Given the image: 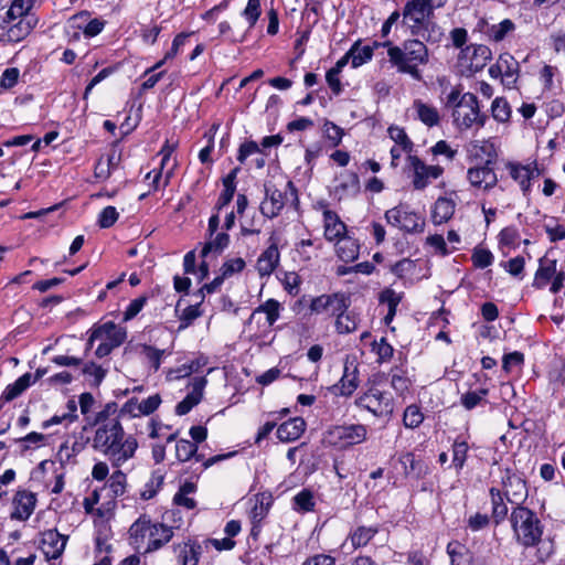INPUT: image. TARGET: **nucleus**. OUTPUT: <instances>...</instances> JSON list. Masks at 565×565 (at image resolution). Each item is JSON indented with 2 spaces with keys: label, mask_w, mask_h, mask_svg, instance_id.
<instances>
[{
  "label": "nucleus",
  "mask_w": 565,
  "mask_h": 565,
  "mask_svg": "<svg viewBox=\"0 0 565 565\" xmlns=\"http://www.w3.org/2000/svg\"><path fill=\"white\" fill-rule=\"evenodd\" d=\"M510 522L516 541L523 546H534L542 536L541 521L532 510L525 507L514 508Z\"/></svg>",
  "instance_id": "nucleus-4"
},
{
  "label": "nucleus",
  "mask_w": 565,
  "mask_h": 565,
  "mask_svg": "<svg viewBox=\"0 0 565 565\" xmlns=\"http://www.w3.org/2000/svg\"><path fill=\"white\" fill-rule=\"evenodd\" d=\"M119 217V213L114 206H106L98 216V225L102 228H108L113 226Z\"/></svg>",
  "instance_id": "nucleus-60"
},
{
  "label": "nucleus",
  "mask_w": 565,
  "mask_h": 565,
  "mask_svg": "<svg viewBox=\"0 0 565 565\" xmlns=\"http://www.w3.org/2000/svg\"><path fill=\"white\" fill-rule=\"evenodd\" d=\"M473 265L478 268H486L493 262V255L490 250L484 248H477L472 254Z\"/></svg>",
  "instance_id": "nucleus-61"
},
{
  "label": "nucleus",
  "mask_w": 565,
  "mask_h": 565,
  "mask_svg": "<svg viewBox=\"0 0 565 565\" xmlns=\"http://www.w3.org/2000/svg\"><path fill=\"white\" fill-rule=\"evenodd\" d=\"M281 305L276 299H268L258 306L253 315L264 313L268 326H273L280 317Z\"/></svg>",
  "instance_id": "nucleus-41"
},
{
  "label": "nucleus",
  "mask_w": 565,
  "mask_h": 565,
  "mask_svg": "<svg viewBox=\"0 0 565 565\" xmlns=\"http://www.w3.org/2000/svg\"><path fill=\"white\" fill-rule=\"evenodd\" d=\"M380 302L386 303L388 308H397L402 300V295L394 289L386 288L380 294Z\"/></svg>",
  "instance_id": "nucleus-63"
},
{
  "label": "nucleus",
  "mask_w": 565,
  "mask_h": 565,
  "mask_svg": "<svg viewBox=\"0 0 565 565\" xmlns=\"http://www.w3.org/2000/svg\"><path fill=\"white\" fill-rule=\"evenodd\" d=\"M36 498L32 492L19 491L14 497V510L11 513L12 519L24 521L33 513Z\"/></svg>",
  "instance_id": "nucleus-25"
},
{
  "label": "nucleus",
  "mask_w": 565,
  "mask_h": 565,
  "mask_svg": "<svg viewBox=\"0 0 565 565\" xmlns=\"http://www.w3.org/2000/svg\"><path fill=\"white\" fill-rule=\"evenodd\" d=\"M33 7V0H13L7 11L4 22L10 23L17 19H26L29 11Z\"/></svg>",
  "instance_id": "nucleus-38"
},
{
  "label": "nucleus",
  "mask_w": 565,
  "mask_h": 565,
  "mask_svg": "<svg viewBox=\"0 0 565 565\" xmlns=\"http://www.w3.org/2000/svg\"><path fill=\"white\" fill-rule=\"evenodd\" d=\"M295 504L298 507L301 511H312L315 508V501L312 493L308 490L300 491L295 498H294Z\"/></svg>",
  "instance_id": "nucleus-62"
},
{
  "label": "nucleus",
  "mask_w": 565,
  "mask_h": 565,
  "mask_svg": "<svg viewBox=\"0 0 565 565\" xmlns=\"http://www.w3.org/2000/svg\"><path fill=\"white\" fill-rule=\"evenodd\" d=\"M32 383V375L25 373L20 376L13 384L8 385L2 393L1 398L9 402L21 395Z\"/></svg>",
  "instance_id": "nucleus-36"
},
{
  "label": "nucleus",
  "mask_w": 565,
  "mask_h": 565,
  "mask_svg": "<svg viewBox=\"0 0 565 565\" xmlns=\"http://www.w3.org/2000/svg\"><path fill=\"white\" fill-rule=\"evenodd\" d=\"M458 198L456 191L447 193L445 196H439L431 206L430 218L435 225L447 223L455 214L457 206L456 199Z\"/></svg>",
  "instance_id": "nucleus-15"
},
{
  "label": "nucleus",
  "mask_w": 565,
  "mask_h": 565,
  "mask_svg": "<svg viewBox=\"0 0 565 565\" xmlns=\"http://www.w3.org/2000/svg\"><path fill=\"white\" fill-rule=\"evenodd\" d=\"M504 494L511 503L520 504L527 497V487L521 475L507 468L502 476Z\"/></svg>",
  "instance_id": "nucleus-14"
},
{
  "label": "nucleus",
  "mask_w": 565,
  "mask_h": 565,
  "mask_svg": "<svg viewBox=\"0 0 565 565\" xmlns=\"http://www.w3.org/2000/svg\"><path fill=\"white\" fill-rule=\"evenodd\" d=\"M405 170L412 173L415 190H424L430 179H438L444 172L440 166H427L417 156H407Z\"/></svg>",
  "instance_id": "nucleus-12"
},
{
  "label": "nucleus",
  "mask_w": 565,
  "mask_h": 565,
  "mask_svg": "<svg viewBox=\"0 0 565 565\" xmlns=\"http://www.w3.org/2000/svg\"><path fill=\"white\" fill-rule=\"evenodd\" d=\"M66 546V537L56 531H47L43 534L41 550L46 561L58 558Z\"/></svg>",
  "instance_id": "nucleus-21"
},
{
  "label": "nucleus",
  "mask_w": 565,
  "mask_h": 565,
  "mask_svg": "<svg viewBox=\"0 0 565 565\" xmlns=\"http://www.w3.org/2000/svg\"><path fill=\"white\" fill-rule=\"evenodd\" d=\"M376 533V527L359 526L351 533L349 541L351 542V545L354 548H358L361 546H365L374 537Z\"/></svg>",
  "instance_id": "nucleus-42"
},
{
  "label": "nucleus",
  "mask_w": 565,
  "mask_h": 565,
  "mask_svg": "<svg viewBox=\"0 0 565 565\" xmlns=\"http://www.w3.org/2000/svg\"><path fill=\"white\" fill-rule=\"evenodd\" d=\"M498 62L502 71V84L508 88H513L519 78V62L510 53L500 54Z\"/></svg>",
  "instance_id": "nucleus-26"
},
{
  "label": "nucleus",
  "mask_w": 565,
  "mask_h": 565,
  "mask_svg": "<svg viewBox=\"0 0 565 565\" xmlns=\"http://www.w3.org/2000/svg\"><path fill=\"white\" fill-rule=\"evenodd\" d=\"M386 222L406 233H422L425 220L405 205L394 206L385 212Z\"/></svg>",
  "instance_id": "nucleus-10"
},
{
  "label": "nucleus",
  "mask_w": 565,
  "mask_h": 565,
  "mask_svg": "<svg viewBox=\"0 0 565 565\" xmlns=\"http://www.w3.org/2000/svg\"><path fill=\"white\" fill-rule=\"evenodd\" d=\"M196 490V487L192 482H185L182 484L179 489V491L173 497V502L177 505L184 507L188 510H192L195 508L196 502L193 498L190 497V494L194 493Z\"/></svg>",
  "instance_id": "nucleus-39"
},
{
  "label": "nucleus",
  "mask_w": 565,
  "mask_h": 565,
  "mask_svg": "<svg viewBox=\"0 0 565 565\" xmlns=\"http://www.w3.org/2000/svg\"><path fill=\"white\" fill-rule=\"evenodd\" d=\"M204 543L203 544H196V543H183L179 544L175 547V553L178 556V561L182 563V565H196L200 561V554L203 552Z\"/></svg>",
  "instance_id": "nucleus-31"
},
{
  "label": "nucleus",
  "mask_w": 565,
  "mask_h": 565,
  "mask_svg": "<svg viewBox=\"0 0 565 565\" xmlns=\"http://www.w3.org/2000/svg\"><path fill=\"white\" fill-rule=\"evenodd\" d=\"M253 501L254 505L249 512V519L252 521L250 534L256 537L260 532V522L267 516L271 507L273 497L269 493H257Z\"/></svg>",
  "instance_id": "nucleus-17"
},
{
  "label": "nucleus",
  "mask_w": 565,
  "mask_h": 565,
  "mask_svg": "<svg viewBox=\"0 0 565 565\" xmlns=\"http://www.w3.org/2000/svg\"><path fill=\"white\" fill-rule=\"evenodd\" d=\"M334 327L339 334H349L354 332L360 323V316L354 310L347 309L338 312L335 316Z\"/></svg>",
  "instance_id": "nucleus-30"
},
{
  "label": "nucleus",
  "mask_w": 565,
  "mask_h": 565,
  "mask_svg": "<svg viewBox=\"0 0 565 565\" xmlns=\"http://www.w3.org/2000/svg\"><path fill=\"white\" fill-rule=\"evenodd\" d=\"M387 49L388 62L401 74H407L415 81H422L420 66L429 61L427 46L419 40H405L402 45H393L391 41L383 42Z\"/></svg>",
  "instance_id": "nucleus-2"
},
{
  "label": "nucleus",
  "mask_w": 565,
  "mask_h": 565,
  "mask_svg": "<svg viewBox=\"0 0 565 565\" xmlns=\"http://www.w3.org/2000/svg\"><path fill=\"white\" fill-rule=\"evenodd\" d=\"M488 395L487 388H480L478 391H469L461 395L460 403L467 409L471 411L478 405H481L486 402V396Z\"/></svg>",
  "instance_id": "nucleus-44"
},
{
  "label": "nucleus",
  "mask_w": 565,
  "mask_h": 565,
  "mask_svg": "<svg viewBox=\"0 0 565 565\" xmlns=\"http://www.w3.org/2000/svg\"><path fill=\"white\" fill-rule=\"evenodd\" d=\"M359 190V178L353 172H343L334 185V194L342 199L343 196L355 193Z\"/></svg>",
  "instance_id": "nucleus-35"
},
{
  "label": "nucleus",
  "mask_w": 565,
  "mask_h": 565,
  "mask_svg": "<svg viewBox=\"0 0 565 565\" xmlns=\"http://www.w3.org/2000/svg\"><path fill=\"white\" fill-rule=\"evenodd\" d=\"M492 58L491 50L483 44H471L461 50L458 64L462 74L469 76L481 71Z\"/></svg>",
  "instance_id": "nucleus-9"
},
{
  "label": "nucleus",
  "mask_w": 565,
  "mask_h": 565,
  "mask_svg": "<svg viewBox=\"0 0 565 565\" xmlns=\"http://www.w3.org/2000/svg\"><path fill=\"white\" fill-rule=\"evenodd\" d=\"M262 13L259 0H248L247 6L243 11V15L247 20L249 28H253Z\"/></svg>",
  "instance_id": "nucleus-57"
},
{
  "label": "nucleus",
  "mask_w": 565,
  "mask_h": 565,
  "mask_svg": "<svg viewBox=\"0 0 565 565\" xmlns=\"http://www.w3.org/2000/svg\"><path fill=\"white\" fill-rule=\"evenodd\" d=\"M356 403L376 417H387L394 409L391 394L382 391L377 386L370 387Z\"/></svg>",
  "instance_id": "nucleus-11"
},
{
  "label": "nucleus",
  "mask_w": 565,
  "mask_h": 565,
  "mask_svg": "<svg viewBox=\"0 0 565 565\" xmlns=\"http://www.w3.org/2000/svg\"><path fill=\"white\" fill-rule=\"evenodd\" d=\"M391 386L397 394L404 395L409 390L411 380L404 371L396 369L392 372Z\"/></svg>",
  "instance_id": "nucleus-53"
},
{
  "label": "nucleus",
  "mask_w": 565,
  "mask_h": 565,
  "mask_svg": "<svg viewBox=\"0 0 565 565\" xmlns=\"http://www.w3.org/2000/svg\"><path fill=\"white\" fill-rule=\"evenodd\" d=\"M306 429V423L301 417L290 418L277 428V437L282 443L298 439Z\"/></svg>",
  "instance_id": "nucleus-28"
},
{
  "label": "nucleus",
  "mask_w": 565,
  "mask_h": 565,
  "mask_svg": "<svg viewBox=\"0 0 565 565\" xmlns=\"http://www.w3.org/2000/svg\"><path fill=\"white\" fill-rule=\"evenodd\" d=\"M200 303L188 306L179 316L180 326L179 330L188 328L196 318L201 317Z\"/></svg>",
  "instance_id": "nucleus-55"
},
{
  "label": "nucleus",
  "mask_w": 565,
  "mask_h": 565,
  "mask_svg": "<svg viewBox=\"0 0 565 565\" xmlns=\"http://www.w3.org/2000/svg\"><path fill=\"white\" fill-rule=\"evenodd\" d=\"M373 46H360V42H355L349 50V55H351L352 67L356 68L365 64L366 62L371 61L373 57Z\"/></svg>",
  "instance_id": "nucleus-37"
},
{
  "label": "nucleus",
  "mask_w": 565,
  "mask_h": 565,
  "mask_svg": "<svg viewBox=\"0 0 565 565\" xmlns=\"http://www.w3.org/2000/svg\"><path fill=\"white\" fill-rule=\"evenodd\" d=\"M245 266H246V263L242 257H235V258H231V259H227L226 262H224L220 271H221V275L226 279V278L232 277L235 274H239L241 271H243Z\"/></svg>",
  "instance_id": "nucleus-54"
},
{
  "label": "nucleus",
  "mask_w": 565,
  "mask_h": 565,
  "mask_svg": "<svg viewBox=\"0 0 565 565\" xmlns=\"http://www.w3.org/2000/svg\"><path fill=\"white\" fill-rule=\"evenodd\" d=\"M505 168L510 177L520 185L523 195L527 196L531 192V180L539 174L536 168L516 162H508Z\"/></svg>",
  "instance_id": "nucleus-20"
},
{
  "label": "nucleus",
  "mask_w": 565,
  "mask_h": 565,
  "mask_svg": "<svg viewBox=\"0 0 565 565\" xmlns=\"http://www.w3.org/2000/svg\"><path fill=\"white\" fill-rule=\"evenodd\" d=\"M116 411V404L108 403L96 415L92 447L107 457L113 466L120 467L135 456L138 443L134 436L126 435L118 416L109 417Z\"/></svg>",
  "instance_id": "nucleus-1"
},
{
  "label": "nucleus",
  "mask_w": 565,
  "mask_h": 565,
  "mask_svg": "<svg viewBox=\"0 0 565 565\" xmlns=\"http://www.w3.org/2000/svg\"><path fill=\"white\" fill-rule=\"evenodd\" d=\"M230 236L226 233H218L213 239L205 243L202 248V257H206L209 254H221L228 245Z\"/></svg>",
  "instance_id": "nucleus-43"
},
{
  "label": "nucleus",
  "mask_w": 565,
  "mask_h": 565,
  "mask_svg": "<svg viewBox=\"0 0 565 565\" xmlns=\"http://www.w3.org/2000/svg\"><path fill=\"white\" fill-rule=\"evenodd\" d=\"M367 437V428L362 424L339 425L329 428L323 436L326 444L347 448L363 443Z\"/></svg>",
  "instance_id": "nucleus-7"
},
{
  "label": "nucleus",
  "mask_w": 565,
  "mask_h": 565,
  "mask_svg": "<svg viewBox=\"0 0 565 565\" xmlns=\"http://www.w3.org/2000/svg\"><path fill=\"white\" fill-rule=\"evenodd\" d=\"M323 132L327 139L330 140L334 147L341 143L342 137L344 135L343 129L331 121L324 122Z\"/></svg>",
  "instance_id": "nucleus-58"
},
{
  "label": "nucleus",
  "mask_w": 565,
  "mask_h": 565,
  "mask_svg": "<svg viewBox=\"0 0 565 565\" xmlns=\"http://www.w3.org/2000/svg\"><path fill=\"white\" fill-rule=\"evenodd\" d=\"M111 497H119L126 490V476L121 471H115L106 483Z\"/></svg>",
  "instance_id": "nucleus-49"
},
{
  "label": "nucleus",
  "mask_w": 565,
  "mask_h": 565,
  "mask_svg": "<svg viewBox=\"0 0 565 565\" xmlns=\"http://www.w3.org/2000/svg\"><path fill=\"white\" fill-rule=\"evenodd\" d=\"M269 242V246L259 255L256 263V269L262 277L270 276L280 260L277 239L271 236Z\"/></svg>",
  "instance_id": "nucleus-19"
},
{
  "label": "nucleus",
  "mask_w": 565,
  "mask_h": 565,
  "mask_svg": "<svg viewBox=\"0 0 565 565\" xmlns=\"http://www.w3.org/2000/svg\"><path fill=\"white\" fill-rule=\"evenodd\" d=\"M490 495L492 503V519L495 524H499L505 519L508 514V507L503 501L500 490L491 488Z\"/></svg>",
  "instance_id": "nucleus-40"
},
{
  "label": "nucleus",
  "mask_w": 565,
  "mask_h": 565,
  "mask_svg": "<svg viewBox=\"0 0 565 565\" xmlns=\"http://www.w3.org/2000/svg\"><path fill=\"white\" fill-rule=\"evenodd\" d=\"M207 381L205 377L194 379L192 391L175 407V413L180 416L188 414L203 397V390Z\"/></svg>",
  "instance_id": "nucleus-23"
},
{
  "label": "nucleus",
  "mask_w": 565,
  "mask_h": 565,
  "mask_svg": "<svg viewBox=\"0 0 565 565\" xmlns=\"http://www.w3.org/2000/svg\"><path fill=\"white\" fill-rule=\"evenodd\" d=\"M324 237L329 242L339 241L347 235V225L340 220L339 215L331 211H323Z\"/></svg>",
  "instance_id": "nucleus-22"
},
{
  "label": "nucleus",
  "mask_w": 565,
  "mask_h": 565,
  "mask_svg": "<svg viewBox=\"0 0 565 565\" xmlns=\"http://www.w3.org/2000/svg\"><path fill=\"white\" fill-rule=\"evenodd\" d=\"M454 122L460 130L470 129L473 125L483 127L487 116L480 114L476 95L466 93L460 97L457 107L452 111Z\"/></svg>",
  "instance_id": "nucleus-6"
},
{
  "label": "nucleus",
  "mask_w": 565,
  "mask_h": 565,
  "mask_svg": "<svg viewBox=\"0 0 565 565\" xmlns=\"http://www.w3.org/2000/svg\"><path fill=\"white\" fill-rule=\"evenodd\" d=\"M35 22L36 21L32 18L19 19L17 23L8 29L6 33L7 40L10 42H20L30 34L35 26Z\"/></svg>",
  "instance_id": "nucleus-33"
},
{
  "label": "nucleus",
  "mask_w": 565,
  "mask_h": 565,
  "mask_svg": "<svg viewBox=\"0 0 565 565\" xmlns=\"http://www.w3.org/2000/svg\"><path fill=\"white\" fill-rule=\"evenodd\" d=\"M469 446L465 440H456L452 445V462L451 467H454L457 472H459L467 460Z\"/></svg>",
  "instance_id": "nucleus-45"
},
{
  "label": "nucleus",
  "mask_w": 565,
  "mask_h": 565,
  "mask_svg": "<svg viewBox=\"0 0 565 565\" xmlns=\"http://www.w3.org/2000/svg\"><path fill=\"white\" fill-rule=\"evenodd\" d=\"M388 135H390V138L392 140H394L395 146L402 147V150H404V152L407 156H413L412 151H413L414 145H413L412 140L408 138V136L406 135L404 129H402L399 127H390Z\"/></svg>",
  "instance_id": "nucleus-46"
},
{
  "label": "nucleus",
  "mask_w": 565,
  "mask_h": 565,
  "mask_svg": "<svg viewBox=\"0 0 565 565\" xmlns=\"http://www.w3.org/2000/svg\"><path fill=\"white\" fill-rule=\"evenodd\" d=\"M358 387V369L353 362L348 361L344 364V372L340 380V393L341 395L349 396Z\"/></svg>",
  "instance_id": "nucleus-34"
},
{
  "label": "nucleus",
  "mask_w": 565,
  "mask_h": 565,
  "mask_svg": "<svg viewBox=\"0 0 565 565\" xmlns=\"http://www.w3.org/2000/svg\"><path fill=\"white\" fill-rule=\"evenodd\" d=\"M491 111L492 117L500 122H507L511 116V108L509 103L500 97H497L492 102Z\"/></svg>",
  "instance_id": "nucleus-51"
},
{
  "label": "nucleus",
  "mask_w": 565,
  "mask_h": 565,
  "mask_svg": "<svg viewBox=\"0 0 565 565\" xmlns=\"http://www.w3.org/2000/svg\"><path fill=\"white\" fill-rule=\"evenodd\" d=\"M565 273L557 270V260L543 257L539 262V268L535 273L533 287L543 289L551 282V292L557 294L564 286Z\"/></svg>",
  "instance_id": "nucleus-8"
},
{
  "label": "nucleus",
  "mask_w": 565,
  "mask_h": 565,
  "mask_svg": "<svg viewBox=\"0 0 565 565\" xmlns=\"http://www.w3.org/2000/svg\"><path fill=\"white\" fill-rule=\"evenodd\" d=\"M173 536L172 527L152 522L147 515H141L129 527L130 544L139 553L147 554L167 544Z\"/></svg>",
  "instance_id": "nucleus-3"
},
{
  "label": "nucleus",
  "mask_w": 565,
  "mask_h": 565,
  "mask_svg": "<svg viewBox=\"0 0 565 565\" xmlns=\"http://www.w3.org/2000/svg\"><path fill=\"white\" fill-rule=\"evenodd\" d=\"M126 329L115 324L114 322H106L95 329L89 338V342L96 340H105L113 348H118L126 340Z\"/></svg>",
  "instance_id": "nucleus-18"
},
{
  "label": "nucleus",
  "mask_w": 565,
  "mask_h": 565,
  "mask_svg": "<svg viewBox=\"0 0 565 565\" xmlns=\"http://www.w3.org/2000/svg\"><path fill=\"white\" fill-rule=\"evenodd\" d=\"M96 558L95 565H110L114 562L111 554V545L105 539H96Z\"/></svg>",
  "instance_id": "nucleus-47"
},
{
  "label": "nucleus",
  "mask_w": 565,
  "mask_h": 565,
  "mask_svg": "<svg viewBox=\"0 0 565 565\" xmlns=\"http://www.w3.org/2000/svg\"><path fill=\"white\" fill-rule=\"evenodd\" d=\"M198 447L188 439H180L175 444V456L179 461L185 462L196 455Z\"/></svg>",
  "instance_id": "nucleus-48"
},
{
  "label": "nucleus",
  "mask_w": 565,
  "mask_h": 565,
  "mask_svg": "<svg viewBox=\"0 0 565 565\" xmlns=\"http://www.w3.org/2000/svg\"><path fill=\"white\" fill-rule=\"evenodd\" d=\"M335 252L339 258L343 262H353L359 256L360 245L356 239L345 235L344 237L337 241Z\"/></svg>",
  "instance_id": "nucleus-32"
},
{
  "label": "nucleus",
  "mask_w": 565,
  "mask_h": 565,
  "mask_svg": "<svg viewBox=\"0 0 565 565\" xmlns=\"http://www.w3.org/2000/svg\"><path fill=\"white\" fill-rule=\"evenodd\" d=\"M281 282L288 294L296 296L299 292L301 278L295 271H287L284 274Z\"/></svg>",
  "instance_id": "nucleus-56"
},
{
  "label": "nucleus",
  "mask_w": 565,
  "mask_h": 565,
  "mask_svg": "<svg viewBox=\"0 0 565 565\" xmlns=\"http://www.w3.org/2000/svg\"><path fill=\"white\" fill-rule=\"evenodd\" d=\"M536 546V559L540 563L547 562L550 556L554 552V544L551 540H540L535 543Z\"/></svg>",
  "instance_id": "nucleus-59"
},
{
  "label": "nucleus",
  "mask_w": 565,
  "mask_h": 565,
  "mask_svg": "<svg viewBox=\"0 0 565 565\" xmlns=\"http://www.w3.org/2000/svg\"><path fill=\"white\" fill-rule=\"evenodd\" d=\"M467 180L472 188L489 191L498 183V177L494 170L487 162L483 166L469 168Z\"/></svg>",
  "instance_id": "nucleus-16"
},
{
  "label": "nucleus",
  "mask_w": 565,
  "mask_h": 565,
  "mask_svg": "<svg viewBox=\"0 0 565 565\" xmlns=\"http://www.w3.org/2000/svg\"><path fill=\"white\" fill-rule=\"evenodd\" d=\"M514 30L515 23L510 19H504L495 24L482 22V25H480V31L486 35V38L489 41L492 42L503 41Z\"/></svg>",
  "instance_id": "nucleus-27"
},
{
  "label": "nucleus",
  "mask_w": 565,
  "mask_h": 565,
  "mask_svg": "<svg viewBox=\"0 0 565 565\" xmlns=\"http://www.w3.org/2000/svg\"><path fill=\"white\" fill-rule=\"evenodd\" d=\"M424 420V415L419 407L416 405H409L405 408L403 415V423L407 428H416Z\"/></svg>",
  "instance_id": "nucleus-52"
},
{
  "label": "nucleus",
  "mask_w": 565,
  "mask_h": 565,
  "mask_svg": "<svg viewBox=\"0 0 565 565\" xmlns=\"http://www.w3.org/2000/svg\"><path fill=\"white\" fill-rule=\"evenodd\" d=\"M350 305V297L345 292H333L312 298L309 309L315 315L328 313L334 317L338 312L349 309Z\"/></svg>",
  "instance_id": "nucleus-13"
},
{
  "label": "nucleus",
  "mask_w": 565,
  "mask_h": 565,
  "mask_svg": "<svg viewBox=\"0 0 565 565\" xmlns=\"http://www.w3.org/2000/svg\"><path fill=\"white\" fill-rule=\"evenodd\" d=\"M413 109L417 118L427 127L439 125L440 115L435 106L426 104L420 99H416L413 103Z\"/></svg>",
  "instance_id": "nucleus-29"
},
{
  "label": "nucleus",
  "mask_w": 565,
  "mask_h": 565,
  "mask_svg": "<svg viewBox=\"0 0 565 565\" xmlns=\"http://www.w3.org/2000/svg\"><path fill=\"white\" fill-rule=\"evenodd\" d=\"M147 302L146 297H139L134 299L124 312V321L131 320L135 318L143 308Z\"/></svg>",
  "instance_id": "nucleus-64"
},
{
  "label": "nucleus",
  "mask_w": 565,
  "mask_h": 565,
  "mask_svg": "<svg viewBox=\"0 0 565 565\" xmlns=\"http://www.w3.org/2000/svg\"><path fill=\"white\" fill-rule=\"evenodd\" d=\"M285 206V195L277 189L266 188V196L260 203V212L268 218L276 217Z\"/></svg>",
  "instance_id": "nucleus-24"
},
{
  "label": "nucleus",
  "mask_w": 565,
  "mask_h": 565,
  "mask_svg": "<svg viewBox=\"0 0 565 565\" xmlns=\"http://www.w3.org/2000/svg\"><path fill=\"white\" fill-rule=\"evenodd\" d=\"M141 354L151 366L153 372H157L161 365V360L166 354V351L145 344L142 345Z\"/></svg>",
  "instance_id": "nucleus-50"
},
{
  "label": "nucleus",
  "mask_w": 565,
  "mask_h": 565,
  "mask_svg": "<svg viewBox=\"0 0 565 565\" xmlns=\"http://www.w3.org/2000/svg\"><path fill=\"white\" fill-rule=\"evenodd\" d=\"M447 0H408L403 9V23L412 34L419 33L425 21L433 15L435 8H440Z\"/></svg>",
  "instance_id": "nucleus-5"
}]
</instances>
